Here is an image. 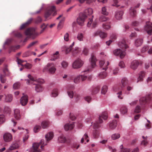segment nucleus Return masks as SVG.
<instances>
[{
    "instance_id": "obj_1",
    "label": "nucleus",
    "mask_w": 152,
    "mask_h": 152,
    "mask_svg": "<svg viewBox=\"0 0 152 152\" xmlns=\"http://www.w3.org/2000/svg\"><path fill=\"white\" fill-rule=\"evenodd\" d=\"M28 77L30 80H27V84H33L34 85H36L35 90L37 92H40L42 91L43 88L42 86L39 84H41L43 83L44 82L43 80L40 79H37L34 78L30 75H28Z\"/></svg>"
},
{
    "instance_id": "obj_2",
    "label": "nucleus",
    "mask_w": 152,
    "mask_h": 152,
    "mask_svg": "<svg viewBox=\"0 0 152 152\" xmlns=\"http://www.w3.org/2000/svg\"><path fill=\"white\" fill-rule=\"evenodd\" d=\"M53 136V134L52 132H49L45 135L46 142H45L44 140H42L39 143H36L33 144V151L32 152H40V150L38 149L39 146L41 145V148L43 149L44 146L47 145V143L52 139Z\"/></svg>"
},
{
    "instance_id": "obj_3",
    "label": "nucleus",
    "mask_w": 152,
    "mask_h": 152,
    "mask_svg": "<svg viewBox=\"0 0 152 152\" xmlns=\"http://www.w3.org/2000/svg\"><path fill=\"white\" fill-rule=\"evenodd\" d=\"M127 84L128 80L126 78H124L121 80V84L117 86V88H118V91H120L117 94L119 95L118 96L119 98L122 99V98L121 97L120 95H122V91H124L125 87Z\"/></svg>"
},
{
    "instance_id": "obj_4",
    "label": "nucleus",
    "mask_w": 152,
    "mask_h": 152,
    "mask_svg": "<svg viewBox=\"0 0 152 152\" xmlns=\"http://www.w3.org/2000/svg\"><path fill=\"white\" fill-rule=\"evenodd\" d=\"M51 14H52L53 16L56 14V7L54 6H51L48 7L45 12V17L46 18H47Z\"/></svg>"
},
{
    "instance_id": "obj_5",
    "label": "nucleus",
    "mask_w": 152,
    "mask_h": 152,
    "mask_svg": "<svg viewBox=\"0 0 152 152\" xmlns=\"http://www.w3.org/2000/svg\"><path fill=\"white\" fill-rule=\"evenodd\" d=\"M56 70V69L53 63H48L43 69L44 72L48 70L49 73L53 74Z\"/></svg>"
},
{
    "instance_id": "obj_6",
    "label": "nucleus",
    "mask_w": 152,
    "mask_h": 152,
    "mask_svg": "<svg viewBox=\"0 0 152 152\" xmlns=\"http://www.w3.org/2000/svg\"><path fill=\"white\" fill-rule=\"evenodd\" d=\"M86 16L85 14L83 13H80L79 14V17L77 19V23L80 26H83L86 19Z\"/></svg>"
},
{
    "instance_id": "obj_7",
    "label": "nucleus",
    "mask_w": 152,
    "mask_h": 152,
    "mask_svg": "<svg viewBox=\"0 0 152 152\" xmlns=\"http://www.w3.org/2000/svg\"><path fill=\"white\" fill-rule=\"evenodd\" d=\"M152 23H151L149 21L146 22V25L145 26L144 29L147 33L150 35L152 34Z\"/></svg>"
},
{
    "instance_id": "obj_8",
    "label": "nucleus",
    "mask_w": 152,
    "mask_h": 152,
    "mask_svg": "<svg viewBox=\"0 0 152 152\" xmlns=\"http://www.w3.org/2000/svg\"><path fill=\"white\" fill-rule=\"evenodd\" d=\"M83 63V61L80 59L76 60L72 64V66L74 69H77L81 67Z\"/></svg>"
},
{
    "instance_id": "obj_9",
    "label": "nucleus",
    "mask_w": 152,
    "mask_h": 152,
    "mask_svg": "<svg viewBox=\"0 0 152 152\" xmlns=\"http://www.w3.org/2000/svg\"><path fill=\"white\" fill-rule=\"evenodd\" d=\"M113 53L115 56L120 55L121 58H123L126 55V53L124 51H122L120 49L115 50L113 51Z\"/></svg>"
},
{
    "instance_id": "obj_10",
    "label": "nucleus",
    "mask_w": 152,
    "mask_h": 152,
    "mask_svg": "<svg viewBox=\"0 0 152 152\" xmlns=\"http://www.w3.org/2000/svg\"><path fill=\"white\" fill-rule=\"evenodd\" d=\"M151 99V97L149 96L142 97L140 99V104L142 105H144L149 102Z\"/></svg>"
},
{
    "instance_id": "obj_11",
    "label": "nucleus",
    "mask_w": 152,
    "mask_h": 152,
    "mask_svg": "<svg viewBox=\"0 0 152 152\" xmlns=\"http://www.w3.org/2000/svg\"><path fill=\"white\" fill-rule=\"evenodd\" d=\"M74 88V86L73 85H69L67 87L68 95L71 98H72L73 96L74 93L73 90Z\"/></svg>"
},
{
    "instance_id": "obj_12",
    "label": "nucleus",
    "mask_w": 152,
    "mask_h": 152,
    "mask_svg": "<svg viewBox=\"0 0 152 152\" xmlns=\"http://www.w3.org/2000/svg\"><path fill=\"white\" fill-rule=\"evenodd\" d=\"M4 140L6 142H10L12 139V135L9 133H6L3 135Z\"/></svg>"
},
{
    "instance_id": "obj_13",
    "label": "nucleus",
    "mask_w": 152,
    "mask_h": 152,
    "mask_svg": "<svg viewBox=\"0 0 152 152\" xmlns=\"http://www.w3.org/2000/svg\"><path fill=\"white\" fill-rule=\"evenodd\" d=\"M35 29L34 28H29L27 29L25 31V34L26 35L29 36L34 35L35 34Z\"/></svg>"
},
{
    "instance_id": "obj_14",
    "label": "nucleus",
    "mask_w": 152,
    "mask_h": 152,
    "mask_svg": "<svg viewBox=\"0 0 152 152\" xmlns=\"http://www.w3.org/2000/svg\"><path fill=\"white\" fill-rule=\"evenodd\" d=\"M28 102V96L25 95L22 96L20 99V103L22 105H26Z\"/></svg>"
},
{
    "instance_id": "obj_15",
    "label": "nucleus",
    "mask_w": 152,
    "mask_h": 152,
    "mask_svg": "<svg viewBox=\"0 0 152 152\" xmlns=\"http://www.w3.org/2000/svg\"><path fill=\"white\" fill-rule=\"evenodd\" d=\"M99 35L102 38H104L107 36V34L100 31H98L94 34V36H96Z\"/></svg>"
},
{
    "instance_id": "obj_16",
    "label": "nucleus",
    "mask_w": 152,
    "mask_h": 152,
    "mask_svg": "<svg viewBox=\"0 0 152 152\" xmlns=\"http://www.w3.org/2000/svg\"><path fill=\"white\" fill-rule=\"evenodd\" d=\"M103 118L104 120H105L107 118V114L106 112H103L102 113L101 115H100L99 118V123H102L103 122V121L101 119Z\"/></svg>"
},
{
    "instance_id": "obj_17",
    "label": "nucleus",
    "mask_w": 152,
    "mask_h": 152,
    "mask_svg": "<svg viewBox=\"0 0 152 152\" xmlns=\"http://www.w3.org/2000/svg\"><path fill=\"white\" fill-rule=\"evenodd\" d=\"M123 14L124 12L122 11H117L115 12V17L117 20H120L122 19Z\"/></svg>"
},
{
    "instance_id": "obj_18",
    "label": "nucleus",
    "mask_w": 152,
    "mask_h": 152,
    "mask_svg": "<svg viewBox=\"0 0 152 152\" xmlns=\"http://www.w3.org/2000/svg\"><path fill=\"white\" fill-rule=\"evenodd\" d=\"M96 57L94 55L92 54L90 61L92 68H94L96 66Z\"/></svg>"
},
{
    "instance_id": "obj_19",
    "label": "nucleus",
    "mask_w": 152,
    "mask_h": 152,
    "mask_svg": "<svg viewBox=\"0 0 152 152\" xmlns=\"http://www.w3.org/2000/svg\"><path fill=\"white\" fill-rule=\"evenodd\" d=\"M33 20V19L32 18L29 19L26 22L23 23L21 26L20 27V29H22L25 28L26 27L30 24L32 23Z\"/></svg>"
},
{
    "instance_id": "obj_20",
    "label": "nucleus",
    "mask_w": 152,
    "mask_h": 152,
    "mask_svg": "<svg viewBox=\"0 0 152 152\" xmlns=\"http://www.w3.org/2000/svg\"><path fill=\"white\" fill-rule=\"evenodd\" d=\"M104 61H101L99 62V65L100 67H102L103 70L106 71L107 68V66L109 65V63L108 61L107 62V64H104Z\"/></svg>"
},
{
    "instance_id": "obj_21",
    "label": "nucleus",
    "mask_w": 152,
    "mask_h": 152,
    "mask_svg": "<svg viewBox=\"0 0 152 152\" xmlns=\"http://www.w3.org/2000/svg\"><path fill=\"white\" fill-rule=\"evenodd\" d=\"M74 126V125L73 123L67 124L65 125L64 128L65 130L68 131L72 129Z\"/></svg>"
},
{
    "instance_id": "obj_22",
    "label": "nucleus",
    "mask_w": 152,
    "mask_h": 152,
    "mask_svg": "<svg viewBox=\"0 0 152 152\" xmlns=\"http://www.w3.org/2000/svg\"><path fill=\"white\" fill-rule=\"evenodd\" d=\"M145 72L141 71L139 74V77L137 79V82L140 81H142L143 80V78L145 77Z\"/></svg>"
},
{
    "instance_id": "obj_23",
    "label": "nucleus",
    "mask_w": 152,
    "mask_h": 152,
    "mask_svg": "<svg viewBox=\"0 0 152 152\" xmlns=\"http://www.w3.org/2000/svg\"><path fill=\"white\" fill-rule=\"evenodd\" d=\"M138 65V62L136 60H134L132 62L130 67L132 69H135L137 68Z\"/></svg>"
},
{
    "instance_id": "obj_24",
    "label": "nucleus",
    "mask_w": 152,
    "mask_h": 152,
    "mask_svg": "<svg viewBox=\"0 0 152 152\" xmlns=\"http://www.w3.org/2000/svg\"><path fill=\"white\" fill-rule=\"evenodd\" d=\"M118 45L122 49H126L128 47V45L126 44L124 40H123L122 42H119Z\"/></svg>"
},
{
    "instance_id": "obj_25",
    "label": "nucleus",
    "mask_w": 152,
    "mask_h": 152,
    "mask_svg": "<svg viewBox=\"0 0 152 152\" xmlns=\"http://www.w3.org/2000/svg\"><path fill=\"white\" fill-rule=\"evenodd\" d=\"M130 15L132 17H134L136 15V11L134 7H131L129 10Z\"/></svg>"
},
{
    "instance_id": "obj_26",
    "label": "nucleus",
    "mask_w": 152,
    "mask_h": 152,
    "mask_svg": "<svg viewBox=\"0 0 152 152\" xmlns=\"http://www.w3.org/2000/svg\"><path fill=\"white\" fill-rule=\"evenodd\" d=\"M117 125V121L116 120H113L109 125L110 128L111 129H115Z\"/></svg>"
},
{
    "instance_id": "obj_27",
    "label": "nucleus",
    "mask_w": 152,
    "mask_h": 152,
    "mask_svg": "<svg viewBox=\"0 0 152 152\" xmlns=\"http://www.w3.org/2000/svg\"><path fill=\"white\" fill-rule=\"evenodd\" d=\"M14 117L17 120L19 119L20 117V112L19 110L16 109L14 110Z\"/></svg>"
},
{
    "instance_id": "obj_28",
    "label": "nucleus",
    "mask_w": 152,
    "mask_h": 152,
    "mask_svg": "<svg viewBox=\"0 0 152 152\" xmlns=\"http://www.w3.org/2000/svg\"><path fill=\"white\" fill-rule=\"evenodd\" d=\"M142 138L143 140L141 142V145L145 146L148 144V143L147 137H145L142 136Z\"/></svg>"
},
{
    "instance_id": "obj_29",
    "label": "nucleus",
    "mask_w": 152,
    "mask_h": 152,
    "mask_svg": "<svg viewBox=\"0 0 152 152\" xmlns=\"http://www.w3.org/2000/svg\"><path fill=\"white\" fill-rule=\"evenodd\" d=\"M84 14H85L86 16L87 15H89L92 14L93 13V10L91 8H88L86 9L83 12Z\"/></svg>"
},
{
    "instance_id": "obj_30",
    "label": "nucleus",
    "mask_w": 152,
    "mask_h": 152,
    "mask_svg": "<svg viewBox=\"0 0 152 152\" xmlns=\"http://www.w3.org/2000/svg\"><path fill=\"white\" fill-rule=\"evenodd\" d=\"M143 40L142 39L138 38L135 41V45L137 47L140 46L142 43Z\"/></svg>"
},
{
    "instance_id": "obj_31",
    "label": "nucleus",
    "mask_w": 152,
    "mask_h": 152,
    "mask_svg": "<svg viewBox=\"0 0 152 152\" xmlns=\"http://www.w3.org/2000/svg\"><path fill=\"white\" fill-rule=\"evenodd\" d=\"M100 88L99 86H98L93 88L91 90L92 94H96L99 91Z\"/></svg>"
},
{
    "instance_id": "obj_32",
    "label": "nucleus",
    "mask_w": 152,
    "mask_h": 152,
    "mask_svg": "<svg viewBox=\"0 0 152 152\" xmlns=\"http://www.w3.org/2000/svg\"><path fill=\"white\" fill-rule=\"evenodd\" d=\"M49 125V122L47 121H44L42 122L41 125L43 129L47 128L48 127Z\"/></svg>"
},
{
    "instance_id": "obj_33",
    "label": "nucleus",
    "mask_w": 152,
    "mask_h": 152,
    "mask_svg": "<svg viewBox=\"0 0 152 152\" xmlns=\"http://www.w3.org/2000/svg\"><path fill=\"white\" fill-rule=\"evenodd\" d=\"M58 141L61 143H64L66 141V139L65 137L63 135H60L58 137Z\"/></svg>"
},
{
    "instance_id": "obj_34",
    "label": "nucleus",
    "mask_w": 152,
    "mask_h": 152,
    "mask_svg": "<svg viewBox=\"0 0 152 152\" xmlns=\"http://www.w3.org/2000/svg\"><path fill=\"white\" fill-rule=\"evenodd\" d=\"M12 95L8 94L7 96H6L5 101L7 102H10L12 101Z\"/></svg>"
},
{
    "instance_id": "obj_35",
    "label": "nucleus",
    "mask_w": 152,
    "mask_h": 152,
    "mask_svg": "<svg viewBox=\"0 0 152 152\" xmlns=\"http://www.w3.org/2000/svg\"><path fill=\"white\" fill-rule=\"evenodd\" d=\"M59 52L58 51H56V53L54 54L51 57L50 60L51 61H55L58 58V57Z\"/></svg>"
},
{
    "instance_id": "obj_36",
    "label": "nucleus",
    "mask_w": 152,
    "mask_h": 152,
    "mask_svg": "<svg viewBox=\"0 0 152 152\" xmlns=\"http://www.w3.org/2000/svg\"><path fill=\"white\" fill-rule=\"evenodd\" d=\"M127 109L125 106L122 107L120 109V112L122 114H124L127 112Z\"/></svg>"
},
{
    "instance_id": "obj_37",
    "label": "nucleus",
    "mask_w": 152,
    "mask_h": 152,
    "mask_svg": "<svg viewBox=\"0 0 152 152\" xmlns=\"http://www.w3.org/2000/svg\"><path fill=\"white\" fill-rule=\"evenodd\" d=\"M120 137V135L118 133H115L112 135L111 138L113 140H115L118 139Z\"/></svg>"
},
{
    "instance_id": "obj_38",
    "label": "nucleus",
    "mask_w": 152,
    "mask_h": 152,
    "mask_svg": "<svg viewBox=\"0 0 152 152\" xmlns=\"http://www.w3.org/2000/svg\"><path fill=\"white\" fill-rule=\"evenodd\" d=\"M102 27L106 30H108L110 28V26L109 23H105L103 24Z\"/></svg>"
},
{
    "instance_id": "obj_39",
    "label": "nucleus",
    "mask_w": 152,
    "mask_h": 152,
    "mask_svg": "<svg viewBox=\"0 0 152 152\" xmlns=\"http://www.w3.org/2000/svg\"><path fill=\"white\" fill-rule=\"evenodd\" d=\"M107 76V74L105 72H101L99 75V77L101 79H104Z\"/></svg>"
},
{
    "instance_id": "obj_40",
    "label": "nucleus",
    "mask_w": 152,
    "mask_h": 152,
    "mask_svg": "<svg viewBox=\"0 0 152 152\" xmlns=\"http://www.w3.org/2000/svg\"><path fill=\"white\" fill-rule=\"evenodd\" d=\"M18 145L17 143H15L12 145L9 148V149L10 150H13L18 148Z\"/></svg>"
},
{
    "instance_id": "obj_41",
    "label": "nucleus",
    "mask_w": 152,
    "mask_h": 152,
    "mask_svg": "<svg viewBox=\"0 0 152 152\" xmlns=\"http://www.w3.org/2000/svg\"><path fill=\"white\" fill-rule=\"evenodd\" d=\"M109 18L104 15L101 16L99 18V20L101 22H104L109 20Z\"/></svg>"
},
{
    "instance_id": "obj_42",
    "label": "nucleus",
    "mask_w": 152,
    "mask_h": 152,
    "mask_svg": "<svg viewBox=\"0 0 152 152\" xmlns=\"http://www.w3.org/2000/svg\"><path fill=\"white\" fill-rule=\"evenodd\" d=\"M102 13L106 15H107L108 14V12L107 11V9L105 7H103L102 8Z\"/></svg>"
},
{
    "instance_id": "obj_43",
    "label": "nucleus",
    "mask_w": 152,
    "mask_h": 152,
    "mask_svg": "<svg viewBox=\"0 0 152 152\" xmlns=\"http://www.w3.org/2000/svg\"><path fill=\"white\" fill-rule=\"evenodd\" d=\"M107 90V86H103L102 88V94H104L106 93Z\"/></svg>"
},
{
    "instance_id": "obj_44",
    "label": "nucleus",
    "mask_w": 152,
    "mask_h": 152,
    "mask_svg": "<svg viewBox=\"0 0 152 152\" xmlns=\"http://www.w3.org/2000/svg\"><path fill=\"white\" fill-rule=\"evenodd\" d=\"M58 95V90L57 89H54L52 93V95L53 97H56Z\"/></svg>"
},
{
    "instance_id": "obj_45",
    "label": "nucleus",
    "mask_w": 152,
    "mask_h": 152,
    "mask_svg": "<svg viewBox=\"0 0 152 152\" xmlns=\"http://www.w3.org/2000/svg\"><path fill=\"white\" fill-rule=\"evenodd\" d=\"M99 131L98 130H96L93 132L94 137L95 138H97L99 135Z\"/></svg>"
},
{
    "instance_id": "obj_46",
    "label": "nucleus",
    "mask_w": 152,
    "mask_h": 152,
    "mask_svg": "<svg viewBox=\"0 0 152 152\" xmlns=\"http://www.w3.org/2000/svg\"><path fill=\"white\" fill-rule=\"evenodd\" d=\"M31 55V52L30 51H27L23 53V57H26Z\"/></svg>"
},
{
    "instance_id": "obj_47",
    "label": "nucleus",
    "mask_w": 152,
    "mask_h": 152,
    "mask_svg": "<svg viewBox=\"0 0 152 152\" xmlns=\"http://www.w3.org/2000/svg\"><path fill=\"white\" fill-rule=\"evenodd\" d=\"M120 148L121 149V152H129L130 151L129 149L123 148V145L120 146Z\"/></svg>"
},
{
    "instance_id": "obj_48",
    "label": "nucleus",
    "mask_w": 152,
    "mask_h": 152,
    "mask_svg": "<svg viewBox=\"0 0 152 152\" xmlns=\"http://www.w3.org/2000/svg\"><path fill=\"white\" fill-rule=\"evenodd\" d=\"M42 20L40 17H38L34 20V22L36 23H40L42 21Z\"/></svg>"
},
{
    "instance_id": "obj_49",
    "label": "nucleus",
    "mask_w": 152,
    "mask_h": 152,
    "mask_svg": "<svg viewBox=\"0 0 152 152\" xmlns=\"http://www.w3.org/2000/svg\"><path fill=\"white\" fill-rule=\"evenodd\" d=\"M80 75H79L76 77L74 80V82L75 83H79L80 80Z\"/></svg>"
},
{
    "instance_id": "obj_50",
    "label": "nucleus",
    "mask_w": 152,
    "mask_h": 152,
    "mask_svg": "<svg viewBox=\"0 0 152 152\" xmlns=\"http://www.w3.org/2000/svg\"><path fill=\"white\" fill-rule=\"evenodd\" d=\"M47 26V25H46L45 23L43 24L41 26V28H42V30L40 31V33H43L45 30Z\"/></svg>"
},
{
    "instance_id": "obj_51",
    "label": "nucleus",
    "mask_w": 152,
    "mask_h": 152,
    "mask_svg": "<svg viewBox=\"0 0 152 152\" xmlns=\"http://www.w3.org/2000/svg\"><path fill=\"white\" fill-rule=\"evenodd\" d=\"M83 34L82 33L78 34L77 36V39L80 41H83Z\"/></svg>"
},
{
    "instance_id": "obj_52",
    "label": "nucleus",
    "mask_w": 152,
    "mask_h": 152,
    "mask_svg": "<svg viewBox=\"0 0 152 152\" xmlns=\"http://www.w3.org/2000/svg\"><path fill=\"white\" fill-rule=\"evenodd\" d=\"M41 128V127L38 125L35 126L34 128V131L35 132H37L39 131Z\"/></svg>"
},
{
    "instance_id": "obj_53",
    "label": "nucleus",
    "mask_w": 152,
    "mask_h": 152,
    "mask_svg": "<svg viewBox=\"0 0 152 152\" xmlns=\"http://www.w3.org/2000/svg\"><path fill=\"white\" fill-rule=\"evenodd\" d=\"M20 83H15L13 85V88L14 89H17L19 88Z\"/></svg>"
},
{
    "instance_id": "obj_54",
    "label": "nucleus",
    "mask_w": 152,
    "mask_h": 152,
    "mask_svg": "<svg viewBox=\"0 0 152 152\" xmlns=\"http://www.w3.org/2000/svg\"><path fill=\"white\" fill-rule=\"evenodd\" d=\"M5 76L1 75H0V78L1 82L2 83H4L6 81V80L5 79Z\"/></svg>"
},
{
    "instance_id": "obj_55",
    "label": "nucleus",
    "mask_w": 152,
    "mask_h": 152,
    "mask_svg": "<svg viewBox=\"0 0 152 152\" xmlns=\"http://www.w3.org/2000/svg\"><path fill=\"white\" fill-rule=\"evenodd\" d=\"M88 50L86 47H85L84 48L83 50V53L85 55H88Z\"/></svg>"
},
{
    "instance_id": "obj_56",
    "label": "nucleus",
    "mask_w": 152,
    "mask_h": 152,
    "mask_svg": "<svg viewBox=\"0 0 152 152\" xmlns=\"http://www.w3.org/2000/svg\"><path fill=\"white\" fill-rule=\"evenodd\" d=\"M62 66L64 68H66L68 65V63L64 61H63L61 63Z\"/></svg>"
},
{
    "instance_id": "obj_57",
    "label": "nucleus",
    "mask_w": 152,
    "mask_h": 152,
    "mask_svg": "<svg viewBox=\"0 0 152 152\" xmlns=\"http://www.w3.org/2000/svg\"><path fill=\"white\" fill-rule=\"evenodd\" d=\"M69 34L68 33H66L64 35V39L65 41H68L69 40Z\"/></svg>"
},
{
    "instance_id": "obj_58",
    "label": "nucleus",
    "mask_w": 152,
    "mask_h": 152,
    "mask_svg": "<svg viewBox=\"0 0 152 152\" xmlns=\"http://www.w3.org/2000/svg\"><path fill=\"white\" fill-rule=\"evenodd\" d=\"M141 111V107L138 105L137 106L134 110V112L136 113H139Z\"/></svg>"
},
{
    "instance_id": "obj_59",
    "label": "nucleus",
    "mask_w": 152,
    "mask_h": 152,
    "mask_svg": "<svg viewBox=\"0 0 152 152\" xmlns=\"http://www.w3.org/2000/svg\"><path fill=\"white\" fill-rule=\"evenodd\" d=\"M4 117V115H0V124L3 123L4 122L5 120Z\"/></svg>"
},
{
    "instance_id": "obj_60",
    "label": "nucleus",
    "mask_w": 152,
    "mask_h": 152,
    "mask_svg": "<svg viewBox=\"0 0 152 152\" xmlns=\"http://www.w3.org/2000/svg\"><path fill=\"white\" fill-rule=\"evenodd\" d=\"M88 137V134L86 133L84 135L83 137L81 139V142L82 143H83L84 141V139L85 140L87 139Z\"/></svg>"
},
{
    "instance_id": "obj_61",
    "label": "nucleus",
    "mask_w": 152,
    "mask_h": 152,
    "mask_svg": "<svg viewBox=\"0 0 152 152\" xmlns=\"http://www.w3.org/2000/svg\"><path fill=\"white\" fill-rule=\"evenodd\" d=\"M99 127V123L98 122H96L94 124V129H97Z\"/></svg>"
},
{
    "instance_id": "obj_62",
    "label": "nucleus",
    "mask_w": 152,
    "mask_h": 152,
    "mask_svg": "<svg viewBox=\"0 0 152 152\" xmlns=\"http://www.w3.org/2000/svg\"><path fill=\"white\" fill-rule=\"evenodd\" d=\"M37 41H34L30 43L27 47V48H29L34 45L37 43Z\"/></svg>"
},
{
    "instance_id": "obj_63",
    "label": "nucleus",
    "mask_w": 152,
    "mask_h": 152,
    "mask_svg": "<svg viewBox=\"0 0 152 152\" xmlns=\"http://www.w3.org/2000/svg\"><path fill=\"white\" fill-rule=\"evenodd\" d=\"M85 100L87 101L88 103H89L91 100V98L90 96H87L84 98Z\"/></svg>"
},
{
    "instance_id": "obj_64",
    "label": "nucleus",
    "mask_w": 152,
    "mask_h": 152,
    "mask_svg": "<svg viewBox=\"0 0 152 152\" xmlns=\"http://www.w3.org/2000/svg\"><path fill=\"white\" fill-rule=\"evenodd\" d=\"M75 97L76 98V101L77 102L80 99V96L79 94H75Z\"/></svg>"
}]
</instances>
